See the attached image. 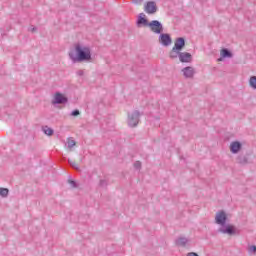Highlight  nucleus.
Masks as SVG:
<instances>
[{"label":"nucleus","instance_id":"obj_1","mask_svg":"<svg viewBox=\"0 0 256 256\" xmlns=\"http://www.w3.org/2000/svg\"><path fill=\"white\" fill-rule=\"evenodd\" d=\"M69 57L74 63H83L91 61V48L83 46L81 44L75 45V50L69 52Z\"/></svg>","mask_w":256,"mask_h":256},{"label":"nucleus","instance_id":"obj_2","mask_svg":"<svg viewBox=\"0 0 256 256\" xmlns=\"http://www.w3.org/2000/svg\"><path fill=\"white\" fill-rule=\"evenodd\" d=\"M141 117V112L135 110L131 114H128V125L129 127H137L139 125V118Z\"/></svg>","mask_w":256,"mask_h":256},{"label":"nucleus","instance_id":"obj_3","mask_svg":"<svg viewBox=\"0 0 256 256\" xmlns=\"http://www.w3.org/2000/svg\"><path fill=\"white\" fill-rule=\"evenodd\" d=\"M148 27L152 33H156V35H161L163 32V24L159 20H152L149 22Z\"/></svg>","mask_w":256,"mask_h":256},{"label":"nucleus","instance_id":"obj_4","mask_svg":"<svg viewBox=\"0 0 256 256\" xmlns=\"http://www.w3.org/2000/svg\"><path fill=\"white\" fill-rule=\"evenodd\" d=\"M215 221L217 225H221V227H225L227 225V213L221 210L216 213Z\"/></svg>","mask_w":256,"mask_h":256},{"label":"nucleus","instance_id":"obj_5","mask_svg":"<svg viewBox=\"0 0 256 256\" xmlns=\"http://www.w3.org/2000/svg\"><path fill=\"white\" fill-rule=\"evenodd\" d=\"M157 9V3H155V1H148L144 5V11L148 15H155Z\"/></svg>","mask_w":256,"mask_h":256},{"label":"nucleus","instance_id":"obj_6","mask_svg":"<svg viewBox=\"0 0 256 256\" xmlns=\"http://www.w3.org/2000/svg\"><path fill=\"white\" fill-rule=\"evenodd\" d=\"M159 44L163 45L164 47H169L172 43L171 35L168 33H161L158 38Z\"/></svg>","mask_w":256,"mask_h":256},{"label":"nucleus","instance_id":"obj_7","mask_svg":"<svg viewBox=\"0 0 256 256\" xmlns=\"http://www.w3.org/2000/svg\"><path fill=\"white\" fill-rule=\"evenodd\" d=\"M69 99L67 96L57 92L54 96V100L52 101L53 105H65Z\"/></svg>","mask_w":256,"mask_h":256},{"label":"nucleus","instance_id":"obj_8","mask_svg":"<svg viewBox=\"0 0 256 256\" xmlns=\"http://www.w3.org/2000/svg\"><path fill=\"white\" fill-rule=\"evenodd\" d=\"M219 233H223L224 235H235L237 231L235 230V226L233 225H224L221 228H219Z\"/></svg>","mask_w":256,"mask_h":256},{"label":"nucleus","instance_id":"obj_9","mask_svg":"<svg viewBox=\"0 0 256 256\" xmlns=\"http://www.w3.org/2000/svg\"><path fill=\"white\" fill-rule=\"evenodd\" d=\"M137 27H149V20L145 17V13H140L136 21Z\"/></svg>","mask_w":256,"mask_h":256},{"label":"nucleus","instance_id":"obj_10","mask_svg":"<svg viewBox=\"0 0 256 256\" xmlns=\"http://www.w3.org/2000/svg\"><path fill=\"white\" fill-rule=\"evenodd\" d=\"M182 73L186 79H193L195 75V68L192 66H187L182 69Z\"/></svg>","mask_w":256,"mask_h":256},{"label":"nucleus","instance_id":"obj_11","mask_svg":"<svg viewBox=\"0 0 256 256\" xmlns=\"http://www.w3.org/2000/svg\"><path fill=\"white\" fill-rule=\"evenodd\" d=\"M179 61L181 63H191L193 61V55L189 52H181Z\"/></svg>","mask_w":256,"mask_h":256},{"label":"nucleus","instance_id":"obj_12","mask_svg":"<svg viewBox=\"0 0 256 256\" xmlns=\"http://www.w3.org/2000/svg\"><path fill=\"white\" fill-rule=\"evenodd\" d=\"M242 147H243V144H241V142L234 141L230 144V151L233 154H237L239 153V151H241Z\"/></svg>","mask_w":256,"mask_h":256},{"label":"nucleus","instance_id":"obj_13","mask_svg":"<svg viewBox=\"0 0 256 256\" xmlns=\"http://www.w3.org/2000/svg\"><path fill=\"white\" fill-rule=\"evenodd\" d=\"M174 48L178 51H183V49L185 48V38L178 37L174 42Z\"/></svg>","mask_w":256,"mask_h":256},{"label":"nucleus","instance_id":"obj_14","mask_svg":"<svg viewBox=\"0 0 256 256\" xmlns=\"http://www.w3.org/2000/svg\"><path fill=\"white\" fill-rule=\"evenodd\" d=\"M220 55L222 59H227V58L230 59L231 57H233V53L227 48H223L221 50Z\"/></svg>","mask_w":256,"mask_h":256},{"label":"nucleus","instance_id":"obj_15","mask_svg":"<svg viewBox=\"0 0 256 256\" xmlns=\"http://www.w3.org/2000/svg\"><path fill=\"white\" fill-rule=\"evenodd\" d=\"M170 59H177V57H181V51L175 49V47L172 48L169 54Z\"/></svg>","mask_w":256,"mask_h":256},{"label":"nucleus","instance_id":"obj_16","mask_svg":"<svg viewBox=\"0 0 256 256\" xmlns=\"http://www.w3.org/2000/svg\"><path fill=\"white\" fill-rule=\"evenodd\" d=\"M237 162L240 165H247V163H249L247 156L245 155H240L237 157Z\"/></svg>","mask_w":256,"mask_h":256},{"label":"nucleus","instance_id":"obj_17","mask_svg":"<svg viewBox=\"0 0 256 256\" xmlns=\"http://www.w3.org/2000/svg\"><path fill=\"white\" fill-rule=\"evenodd\" d=\"M189 240H187V238L185 237H180L176 240V245H179L180 247H185V245H187Z\"/></svg>","mask_w":256,"mask_h":256},{"label":"nucleus","instance_id":"obj_18","mask_svg":"<svg viewBox=\"0 0 256 256\" xmlns=\"http://www.w3.org/2000/svg\"><path fill=\"white\" fill-rule=\"evenodd\" d=\"M42 131H43V133H45V135H48V137H51L53 135V133H55L53 128H50L49 126H44L42 128Z\"/></svg>","mask_w":256,"mask_h":256},{"label":"nucleus","instance_id":"obj_19","mask_svg":"<svg viewBox=\"0 0 256 256\" xmlns=\"http://www.w3.org/2000/svg\"><path fill=\"white\" fill-rule=\"evenodd\" d=\"M249 85L252 89H256V76H251L249 79Z\"/></svg>","mask_w":256,"mask_h":256},{"label":"nucleus","instance_id":"obj_20","mask_svg":"<svg viewBox=\"0 0 256 256\" xmlns=\"http://www.w3.org/2000/svg\"><path fill=\"white\" fill-rule=\"evenodd\" d=\"M68 163L72 169H75V171H81L79 165L75 161L68 160Z\"/></svg>","mask_w":256,"mask_h":256},{"label":"nucleus","instance_id":"obj_21","mask_svg":"<svg viewBox=\"0 0 256 256\" xmlns=\"http://www.w3.org/2000/svg\"><path fill=\"white\" fill-rule=\"evenodd\" d=\"M0 195H1V197H7V195H9V189L0 188Z\"/></svg>","mask_w":256,"mask_h":256},{"label":"nucleus","instance_id":"obj_22","mask_svg":"<svg viewBox=\"0 0 256 256\" xmlns=\"http://www.w3.org/2000/svg\"><path fill=\"white\" fill-rule=\"evenodd\" d=\"M69 185H71L72 189H77V182L75 180H68Z\"/></svg>","mask_w":256,"mask_h":256},{"label":"nucleus","instance_id":"obj_23","mask_svg":"<svg viewBox=\"0 0 256 256\" xmlns=\"http://www.w3.org/2000/svg\"><path fill=\"white\" fill-rule=\"evenodd\" d=\"M72 117H79L81 115V112L78 109H75L71 112Z\"/></svg>","mask_w":256,"mask_h":256},{"label":"nucleus","instance_id":"obj_24","mask_svg":"<svg viewBox=\"0 0 256 256\" xmlns=\"http://www.w3.org/2000/svg\"><path fill=\"white\" fill-rule=\"evenodd\" d=\"M68 148L69 149H72V147H75V145H76V142H75V140H68Z\"/></svg>","mask_w":256,"mask_h":256},{"label":"nucleus","instance_id":"obj_25","mask_svg":"<svg viewBox=\"0 0 256 256\" xmlns=\"http://www.w3.org/2000/svg\"><path fill=\"white\" fill-rule=\"evenodd\" d=\"M100 187H107V180H100V183H99Z\"/></svg>","mask_w":256,"mask_h":256},{"label":"nucleus","instance_id":"obj_26","mask_svg":"<svg viewBox=\"0 0 256 256\" xmlns=\"http://www.w3.org/2000/svg\"><path fill=\"white\" fill-rule=\"evenodd\" d=\"M134 167H135V169H141V161H136L134 163Z\"/></svg>","mask_w":256,"mask_h":256},{"label":"nucleus","instance_id":"obj_27","mask_svg":"<svg viewBox=\"0 0 256 256\" xmlns=\"http://www.w3.org/2000/svg\"><path fill=\"white\" fill-rule=\"evenodd\" d=\"M249 253H256V246L255 245L250 246Z\"/></svg>","mask_w":256,"mask_h":256},{"label":"nucleus","instance_id":"obj_28","mask_svg":"<svg viewBox=\"0 0 256 256\" xmlns=\"http://www.w3.org/2000/svg\"><path fill=\"white\" fill-rule=\"evenodd\" d=\"M84 74H85V72H83V70H78L77 71L78 77H83Z\"/></svg>","mask_w":256,"mask_h":256},{"label":"nucleus","instance_id":"obj_29","mask_svg":"<svg viewBox=\"0 0 256 256\" xmlns=\"http://www.w3.org/2000/svg\"><path fill=\"white\" fill-rule=\"evenodd\" d=\"M28 31H31V33H35V31H37V27H31L28 29Z\"/></svg>","mask_w":256,"mask_h":256},{"label":"nucleus","instance_id":"obj_30","mask_svg":"<svg viewBox=\"0 0 256 256\" xmlns=\"http://www.w3.org/2000/svg\"><path fill=\"white\" fill-rule=\"evenodd\" d=\"M187 256H199L196 252H189Z\"/></svg>","mask_w":256,"mask_h":256},{"label":"nucleus","instance_id":"obj_31","mask_svg":"<svg viewBox=\"0 0 256 256\" xmlns=\"http://www.w3.org/2000/svg\"><path fill=\"white\" fill-rule=\"evenodd\" d=\"M80 161H83V158H80Z\"/></svg>","mask_w":256,"mask_h":256}]
</instances>
